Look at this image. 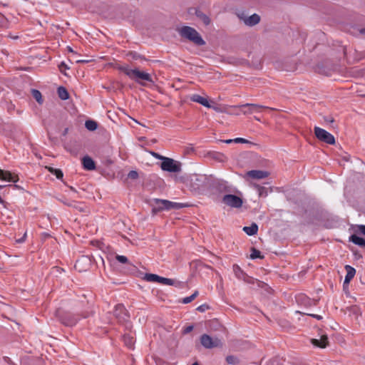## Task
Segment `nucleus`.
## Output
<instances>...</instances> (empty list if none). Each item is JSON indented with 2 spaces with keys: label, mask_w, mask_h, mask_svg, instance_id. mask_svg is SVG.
<instances>
[{
  "label": "nucleus",
  "mask_w": 365,
  "mask_h": 365,
  "mask_svg": "<svg viewBox=\"0 0 365 365\" xmlns=\"http://www.w3.org/2000/svg\"><path fill=\"white\" fill-rule=\"evenodd\" d=\"M243 231L248 235L252 236L257 234L258 231V226L256 223H252L250 226H245L243 227Z\"/></svg>",
  "instance_id": "nucleus-21"
},
{
  "label": "nucleus",
  "mask_w": 365,
  "mask_h": 365,
  "mask_svg": "<svg viewBox=\"0 0 365 365\" xmlns=\"http://www.w3.org/2000/svg\"><path fill=\"white\" fill-rule=\"evenodd\" d=\"M222 202L231 207L240 208L242 207V199L235 195L227 194L223 196Z\"/></svg>",
  "instance_id": "nucleus-7"
},
{
  "label": "nucleus",
  "mask_w": 365,
  "mask_h": 365,
  "mask_svg": "<svg viewBox=\"0 0 365 365\" xmlns=\"http://www.w3.org/2000/svg\"><path fill=\"white\" fill-rule=\"evenodd\" d=\"M32 95H33V97L36 99V101L38 103H41L42 102V96H41V93L40 91H38V90H32Z\"/></svg>",
  "instance_id": "nucleus-32"
},
{
  "label": "nucleus",
  "mask_w": 365,
  "mask_h": 365,
  "mask_svg": "<svg viewBox=\"0 0 365 365\" xmlns=\"http://www.w3.org/2000/svg\"><path fill=\"white\" fill-rule=\"evenodd\" d=\"M177 31L182 38L192 42L197 46H203L205 44V41L200 34L192 27L183 26L178 28Z\"/></svg>",
  "instance_id": "nucleus-2"
},
{
  "label": "nucleus",
  "mask_w": 365,
  "mask_h": 365,
  "mask_svg": "<svg viewBox=\"0 0 365 365\" xmlns=\"http://www.w3.org/2000/svg\"><path fill=\"white\" fill-rule=\"evenodd\" d=\"M90 316V313L87 312L83 315V318H87Z\"/></svg>",
  "instance_id": "nucleus-48"
},
{
  "label": "nucleus",
  "mask_w": 365,
  "mask_h": 365,
  "mask_svg": "<svg viewBox=\"0 0 365 365\" xmlns=\"http://www.w3.org/2000/svg\"><path fill=\"white\" fill-rule=\"evenodd\" d=\"M233 272H234L235 276L240 279H242L245 277V273L242 271V269L240 268V267L238 266L237 264L233 265Z\"/></svg>",
  "instance_id": "nucleus-25"
},
{
  "label": "nucleus",
  "mask_w": 365,
  "mask_h": 365,
  "mask_svg": "<svg viewBox=\"0 0 365 365\" xmlns=\"http://www.w3.org/2000/svg\"><path fill=\"white\" fill-rule=\"evenodd\" d=\"M200 343L206 349H212L222 346V342L218 338L212 339L206 334L201 336Z\"/></svg>",
  "instance_id": "nucleus-8"
},
{
  "label": "nucleus",
  "mask_w": 365,
  "mask_h": 365,
  "mask_svg": "<svg viewBox=\"0 0 365 365\" xmlns=\"http://www.w3.org/2000/svg\"><path fill=\"white\" fill-rule=\"evenodd\" d=\"M345 269L346 271V274L345 276L344 284H349L354 278L356 274V269L350 265H346Z\"/></svg>",
  "instance_id": "nucleus-16"
},
{
  "label": "nucleus",
  "mask_w": 365,
  "mask_h": 365,
  "mask_svg": "<svg viewBox=\"0 0 365 365\" xmlns=\"http://www.w3.org/2000/svg\"><path fill=\"white\" fill-rule=\"evenodd\" d=\"M115 258L119 262L123 264H125L128 262V258L123 255H117Z\"/></svg>",
  "instance_id": "nucleus-36"
},
{
  "label": "nucleus",
  "mask_w": 365,
  "mask_h": 365,
  "mask_svg": "<svg viewBox=\"0 0 365 365\" xmlns=\"http://www.w3.org/2000/svg\"><path fill=\"white\" fill-rule=\"evenodd\" d=\"M226 361L230 364H237L238 363V359L235 356H227L226 357Z\"/></svg>",
  "instance_id": "nucleus-34"
},
{
  "label": "nucleus",
  "mask_w": 365,
  "mask_h": 365,
  "mask_svg": "<svg viewBox=\"0 0 365 365\" xmlns=\"http://www.w3.org/2000/svg\"><path fill=\"white\" fill-rule=\"evenodd\" d=\"M86 128L91 131H93L97 129V123L94 120H88L85 123Z\"/></svg>",
  "instance_id": "nucleus-28"
},
{
  "label": "nucleus",
  "mask_w": 365,
  "mask_h": 365,
  "mask_svg": "<svg viewBox=\"0 0 365 365\" xmlns=\"http://www.w3.org/2000/svg\"><path fill=\"white\" fill-rule=\"evenodd\" d=\"M57 317L59 318L62 324L66 326L73 327L76 325L80 318L78 316L70 313H66L63 315H60V313L57 312Z\"/></svg>",
  "instance_id": "nucleus-10"
},
{
  "label": "nucleus",
  "mask_w": 365,
  "mask_h": 365,
  "mask_svg": "<svg viewBox=\"0 0 365 365\" xmlns=\"http://www.w3.org/2000/svg\"><path fill=\"white\" fill-rule=\"evenodd\" d=\"M263 257L261 255V252L255 248H252L250 258L252 259L259 258L262 259Z\"/></svg>",
  "instance_id": "nucleus-31"
},
{
  "label": "nucleus",
  "mask_w": 365,
  "mask_h": 365,
  "mask_svg": "<svg viewBox=\"0 0 365 365\" xmlns=\"http://www.w3.org/2000/svg\"><path fill=\"white\" fill-rule=\"evenodd\" d=\"M58 96L61 100H67L69 98V94L66 88L60 86L57 90Z\"/></svg>",
  "instance_id": "nucleus-24"
},
{
  "label": "nucleus",
  "mask_w": 365,
  "mask_h": 365,
  "mask_svg": "<svg viewBox=\"0 0 365 365\" xmlns=\"http://www.w3.org/2000/svg\"><path fill=\"white\" fill-rule=\"evenodd\" d=\"M0 180L6 182H16L19 181V177L17 175L11 173L10 171L0 169Z\"/></svg>",
  "instance_id": "nucleus-12"
},
{
  "label": "nucleus",
  "mask_w": 365,
  "mask_h": 365,
  "mask_svg": "<svg viewBox=\"0 0 365 365\" xmlns=\"http://www.w3.org/2000/svg\"><path fill=\"white\" fill-rule=\"evenodd\" d=\"M158 283L164 284V285H169V286H175L178 287L180 285V282H177L175 279L165 278L163 277L159 276V279Z\"/></svg>",
  "instance_id": "nucleus-18"
},
{
  "label": "nucleus",
  "mask_w": 365,
  "mask_h": 365,
  "mask_svg": "<svg viewBox=\"0 0 365 365\" xmlns=\"http://www.w3.org/2000/svg\"><path fill=\"white\" fill-rule=\"evenodd\" d=\"M78 262H79V260L76 261V265H75L76 267V265H77V264H78Z\"/></svg>",
  "instance_id": "nucleus-52"
},
{
  "label": "nucleus",
  "mask_w": 365,
  "mask_h": 365,
  "mask_svg": "<svg viewBox=\"0 0 365 365\" xmlns=\"http://www.w3.org/2000/svg\"><path fill=\"white\" fill-rule=\"evenodd\" d=\"M198 295V292L195 291L192 295L185 297L182 299V303L183 304H188L193 301Z\"/></svg>",
  "instance_id": "nucleus-30"
},
{
  "label": "nucleus",
  "mask_w": 365,
  "mask_h": 365,
  "mask_svg": "<svg viewBox=\"0 0 365 365\" xmlns=\"http://www.w3.org/2000/svg\"><path fill=\"white\" fill-rule=\"evenodd\" d=\"M118 69L124 73L129 78L140 85L145 86V81L153 83V78L148 73L140 71L138 68H131L128 65L118 66Z\"/></svg>",
  "instance_id": "nucleus-1"
},
{
  "label": "nucleus",
  "mask_w": 365,
  "mask_h": 365,
  "mask_svg": "<svg viewBox=\"0 0 365 365\" xmlns=\"http://www.w3.org/2000/svg\"><path fill=\"white\" fill-rule=\"evenodd\" d=\"M349 241L360 247H365V240L355 234L350 236Z\"/></svg>",
  "instance_id": "nucleus-22"
},
{
  "label": "nucleus",
  "mask_w": 365,
  "mask_h": 365,
  "mask_svg": "<svg viewBox=\"0 0 365 365\" xmlns=\"http://www.w3.org/2000/svg\"><path fill=\"white\" fill-rule=\"evenodd\" d=\"M327 120V121H329V122H333V121H334V120H333V119H328V120Z\"/></svg>",
  "instance_id": "nucleus-50"
},
{
  "label": "nucleus",
  "mask_w": 365,
  "mask_h": 365,
  "mask_svg": "<svg viewBox=\"0 0 365 365\" xmlns=\"http://www.w3.org/2000/svg\"><path fill=\"white\" fill-rule=\"evenodd\" d=\"M165 200L155 199V205L153 207V212L156 213L163 210H167V207L168 205L163 204V201Z\"/></svg>",
  "instance_id": "nucleus-19"
},
{
  "label": "nucleus",
  "mask_w": 365,
  "mask_h": 365,
  "mask_svg": "<svg viewBox=\"0 0 365 365\" xmlns=\"http://www.w3.org/2000/svg\"><path fill=\"white\" fill-rule=\"evenodd\" d=\"M192 365H200L198 363L195 362L194 364H192Z\"/></svg>",
  "instance_id": "nucleus-51"
},
{
  "label": "nucleus",
  "mask_w": 365,
  "mask_h": 365,
  "mask_svg": "<svg viewBox=\"0 0 365 365\" xmlns=\"http://www.w3.org/2000/svg\"><path fill=\"white\" fill-rule=\"evenodd\" d=\"M59 68H60L61 71L62 72L63 68L68 69V67L66 66V64L65 63L62 62L59 65Z\"/></svg>",
  "instance_id": "nucleus-43"
},
{
  "label": "nucleus",
  "mask_w": 365,
  "mask_h": 365,
  "mask_svg": "<svg viewBox=\"0 0 365 365\" xmlns=\"http://www.w3.org/2000/svg\"><path fill=\"white\" fill-rule=\"evenodd\" d=\"M309 315L313 317H314V318H316L318 320H320V319H322V317L320 316V315H318V314H309Z\"/></svg>",
  "instance_id": "nucleus-44"
},
{
  "label": "nucleus",
  "mask_w": 365,
  "mask_h": 365,
  "mask_svg": "<svg viewBox=\"0 0 365 365\" xmlns=\"http://www.w3.org/2000/svg\"><path fill=\"white\" fill-rule=\"evenodd\" d=\"M260 21V17L259 15L255 14L251 15L250 17L245 19V23L248 26H254L258 24Z\"/></svg>",
  "instance_id": "nucleus-20"
},
{
  "label": "nucleus",
  "mask_w": 365,
  "mask_h": 365,
  "mask_svg": "<svg viewBox=\"0 0 365 365\" xmlns=\"http://www.w3.org/2000/svg\"><path fill=\"white\" fill-rule=\"evenodd\" d=\"M207 309H208V306L205 304H202V305L199 306L197 308V310L199 311V312H203L205 310H207Z\"/></svg>",
  "instance_id": "nucleus-39"
},
{
  "label": "nucleus",
  "mask_w": 365,
  "mask_h": 365,
  "mask_svg": "<svg viewBox=\"0 0 365 365\" xmlns=\"http://www.w3.org/2000/svg\"><path fill=\"white\" fill-rule=\"evenodd\" d=\"M355 232L365 235V225H358Z\"/></svg>",
  "instance_id": "nucleus-37"
},
{
  "label": "nucleus",
  "mask_w": 365,
  "mask_h": 365,
  "mask_svg": "<svg viewBox=\"0 0 365 365\" xmlns=\"http://www.w3.org/2000/svg\"><path fill=\"white\" fill-rule=\"evenodd\" d=\"M189 99L192 101V102H195V103H197L206 108H213L209 101H208V98L207 97L205 96H201L198 94H196V93H194V94H192L189 96Z\"/></svg>",
  "instance_id": "nucleus-11"
},
{
  "label": "nucleus",
  "mask_w": 365,
  "mask_h": 365,
  "mask_svg": "<svg viewBox=\"0 0 365 365\" xmlns=\"http://www.w3.org/2000/svg\"><path fill=\"white\" fill-rule=\"evenodd\" d=\"M196 15L204 23L205 25L210 24V19L207 15L198 11H196Z\"/></svg>",
  "instance_id": "nucleus-27"
},
{
  "label": "nucleus",
  "mask_w": 365,
  "mask_h": 365,
  "mask_svg": "<svg viewBox=\"0 0 365 365\" xmlns=\"http://www.w3.org/2000/svg\"><path fill=\"white\" fill-rule=\"evenodd\" d=\"M113 314L120 323L126 322L129 319L128 311L121 304H118L115 307Z\"/></svg>",
  "instance_id": "nucleus-9"
},
{
  "label": "nucleus",
  "mask_w": 365,
  "mask_h": 365,
  "mask_svg": "<svg viewBox=\"0 0 365 365\" xmlns=\"http://www.w3.org/2000/svg\"><path fill=\"white\" fill-rule=\"evenodd\" d=\"M188 185L194 192H200L206 186V178L201 175L192 174L188 180Z\"/></svg>",
  "instance_id": "nucleus-3"
},
{
  "label": "nucleus",
  "mask_w": 365,
  "mask_h": 365,
  "mask_svg": "<svg viewBox=\"0 0 365 365\" xmlns=\"http://www.w3.org/2000/svg\"><path fill=\"white\" fill-rule=\"evenodd\" d=\"M248 177L252 178V179H264L268 177L269 173L267 171L264 170H250L246 174Z\"/></svg>",
  "instance_id": "nucleus-13"
},
{
  "label": "nucleus",
  "mask_w": 365,
  "mask_h": 365,
  "mask_svg": "<svg viewBox=\"0 0 365 365\" xmlns=\"http://www.w3.org/2000/svg\"><path fill=\"white\" fill-rule=\"evenodd\" d=\"M123 341L127 347L132 349L135 344L134 337L130 334H125L123 336Z\"/></svg>",
  "instance_id": "nucleus-23"
},
{
  "label": "nucleus",
  "mask_w": 365,
  "mask_h": 365,
  "mask_svg": "<svg viewBox=\"0 0 365 365\" xmlns=\"http://www.w3.org/2000/svg\"><path fill=\"white\" fill-rule=\"evenodd\" d=\"M130 56L134 60H140L143 58V57L137 53H130Z\"/></svg>",
  "instance_id": "nucleus-38"
},
{
  "label": "nucleus",
  "mask_w": 365,
  "mask_h": 365,
  "mask_svg": "<svg viewBox=\"0 0 365 365\" xmlns=\"http://www.w3.org/2000/svg\"><path fill=\"white\" fill-rule=\"evenodd\" d=\"M254 187L257 190L259 196H262V195L266 196L267 195V191H266L265 187L260 186L259 185H257V184H254Z\"/></svg>",
  "instance_id": "nucleus-33"
},
{
  "label": "nucleus",
  "mask_w": 365,
  "mask_h": 365,
  "mask_svg": "<svg viewBox=\"0 0 365 365\" xmlns=\"http://www.w3.org/2000/svg\"><path fill=\"white\" fill-rule=\"evenodd\" d=\"M160 168L164 171L170 173H179L181 170L180 163L170 158H163V161L161 163Z\"/></svg>",
  "instance_id": "nucleus-4"
},
{
  "label": "nucleus",
  "mask_w": 365,
  "mask_h": 365,
  "mask_svg": "<svg viewBox=\"0 0 365 365\" xmlns=\"http://www.w3.org/2000/svg\"><path fill=\"white\" fill-rule=\"evenodd\" d=\"M144 279L148 282H158L159 276L155 274H146Z\"/></svg>",
  "instance_id": "nucleus-29"
},
{
  "label": "nucleus",
  "mask_w": 365,
  "mask_h": 365,
  "mask_svg": "<svg viewBox=\"0 0 365 365\" xmlns=\"http://www.w3.org/2000/svg\"><path fill=\"white\" fill-rule=\"evenodd\" d=\"M4 187V185H0V190H1V188H3ZM4 202H4V200L1 198V197L0 196V203H1V204H4Z\"/></svg>",
  "instance_id": "nucleus-46"
},
{
  "label": "nucleus",
  "mask_w": 365,
  "mask_h": 365,
  "mask_svg": "<svg viewBox=\"0 0 365 365\" xmlns=\"http://www.w3.org/2000/svg\"><path fill=\"white\" fill-rule=\"evenodd\" d=\"M153 157H155V158L157 159H160V160H163V158H165V157L164 156H162L160 155V154L157 153H155V152H152L151 153Z\"/></svg>",
  "instance_id": "nucleus-41"
},
{
  "label": "nucleus",
  "mask_w": 365,
  "mask_h": 365,
  "mask_svg": "<svg viewBox=\"0 0 365 365\" xmlns=\"http://www.w3.org/2000/svg\"><path fill=\"white\" fill-rule=\"evenodd\" d=\"M163 203L168 205V207H167V210H179V209L184 208V207H188L190 206V205L187 202L186 203L175 202H171L169 200H164V201H163Z\"/></svg>",
  "instance_id": "nucleus-14"
},
{
  "label": "nucleus",
  "mask_w": 365,
  "mask_h": 365,
  "mask_svg": "<svg viewBox=\"0 0 365 365\" xmlns=\"http://www.w3.org/2000/svg\"><path fill=\"white\" fill-rule=\"evenodd\" d=\"M192 329H193V326H188L185 328L183 332H184V334H188L189 332L192 331Z\"/></svg>",
  "instance_id": "nucleus-42"
},
{
  "label": "nucleus",
  "mask_w": 365,
  "mask_h": 365,
  "mask_svg": "<svg viewBox=\"0 0 365 365\" xmlns=\"http://www.w3.org/2000/svg\"><path fill=\"white\" fill-rule=\"evenodd\" d=\"M314 134L321 141L329 145H334L335 143V138L334 135L323 128L316 126L314 128Z\"/></svg>",
  "instance_id": "nucleus-5"
},
{
  "label": "nucleus",
  "mask_w": 365,
  "mask_h": 365,
  "mask_svg": "<svg viewBox=\"0 0 365 365\" xmlns=\"http://www.w3.org/2000/svg\"><path fill=\"white\" fill-rule=\"evenodd\" d=\"M88 60H77L76 63H88Z\"/></svg>",
  "instance_id": "nucleus-47"
},
{
  "label": "nucleus",
  "mask_w": 365,
  "mask_h": 365,
  "mask_svg": "<svg viewBox=\"0 0 365 365\" xmlns=\"http://www.w3.org/2000/svg\"><path fill=\"white\" fill-rule=\"evenodd\" d=\"M220 142H224L227 144H230V143H232L234 142L233 139H228V140H220Z\"/></svg>",
  "instance_id": "nucleus-45"
},
{
  "label": "nucleus",
  "mask_w": 365,
  "mask_h": 365,
  "mask_svg": "<svg viewBox=\"0 0 365 365\" xmlns=\"http://www.w3.org/2000/svg\"><path fill=\"white\" fill-rule=\"evenodd\" d=\"M312 343L313 345L320 348H325L329 344L328 337L327 335H323L320 339H312Z\"/></svg>",
  "instance_id": "nucleus-17"
},
{
  "label": "nucleus",
  "mask_w": 365,
  "mask_h": 365,
  "mask_svg": "<svg viewBox=\"0 0 365 365\" xmlns=\"http://www.w3.org/2000/svg\"><path fill=\"white\" fill-rule=\"evenodd\" d=\"M360 33H361V34L365 35V29H362L360 31Z\"/></svg>",
  "instance_id": "nucleus-49"
},
{
  "label": "nucleus",
  "mask_w": 365,
  "mask_h": 365,
  "mask_svg": "<svg viewBox=\"0 0 365 365\" xmlns=\"http://www.w3.org/2000/svg\"><path fill=\"white\" fill-rule=\"evenodd\" d=\"M83 167L86 170H93L96 168L95 162L89 156H85L82 158Z\"/></svg>",
  "instance_id": "nucleus-15"
},
{
  "label": "nucleus",
  "mask_w": 365,
  "mask_h": 365,
  "mask_svg": "<svg viewBox=\"0 0 365 365\" xmlns=\"http://www.w3.org/2000/svg\"><path fill=\"white\" fill-rule=\"evenodd\" d=\"M128 177L130 179L135 180V179H137L138 178V173L135 170H131V171H130L128 173Z\"/></svg>",
  "instance_id": "nucleus-35"
},
{
  "label": "nucleus",
  "mask_w": 365,
  "mask_h": 365,
  "mask_svg": "<svg viewBox=\"0 0 365 365\" xmlns=\"http://www.w3.org/2000/svg\"><path fill=\"white\" fill-rule=\"evenodd\" d=\"M46 168L51 173L56 175V178L61 180L63 177V172L60 169L46 166Z\"/></svg>",
  "instance_id": "nucleus-26"
},
{
  "label": "nucleus",
  "mask_w": 365,
  "mask_h": 365,
  "mask_svg": "<svg viewBox=\"0 0 365 365\" xmlns=\"http://www.w3.org/2000/svg\"><path fill=\"white\" fill-rule=\"evenodd\" d=\"M238 107L241 108L242 113L245 115L252 114L255 112H259L262 109H267L270 110H274L272 108L255 103H245L240 105Z\"/></svg>",
  "instance_id": "nucleus-6"
},
{
  "label": "nucleus",
  "mask_w": 365,
  "mask_h": 365,
  "mask_svg": "<svg viewBox=\"0 0 365 365\" xmlns=\"http://www.w3.org/2000/svg\"><path fill=\"white\" fill-rule=\"evenodd\" d=\"M235 143H247V140L242 138H237L233 139Z\"/></svg>",
  "instance_id": "nucleus-40"
}]
</instances>
